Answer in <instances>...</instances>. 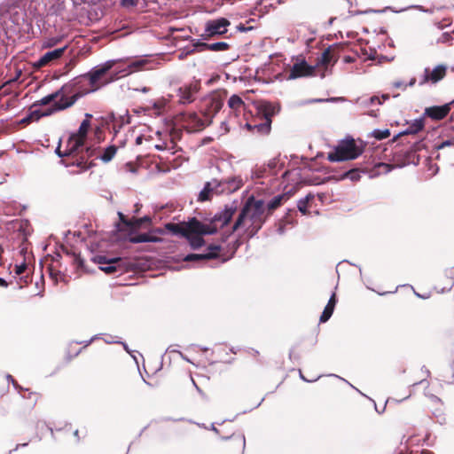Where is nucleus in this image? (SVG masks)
Masks as SVG:
<instances>
[{
    "instance_id": "f257e3e1",
    "label": "nucleus",
    "mask_w": 454,
    "mask_h": 454,
    "mask_svg": "<svg viewBox=\"0 0 454 454\" xmlns=\"http://www.w3.org/2000/svg\"><path fill=\"white\" fill-rule=\"evenodd\" d=\"M267 218L268 214H266L264 201L262 200H255L254 196H250L239 214L231 233L238 231L244 225L245 221L247 220L249 225L246 231L249 237H253L262 227Z\"/></svg>"
},
{
    "instance_id": "f03ea898",
    "label": "nucleus",
    "mask_w": 454,
    "mask_h": 454,
    "mask_svg": "<svg viewBox=\"0 0 454 454\" xmlns=\"http://www.w3.org/2000/svg\"><path fill=\"white\" fill-rule=\"evenodd\" d=\"M279 108L270 102L261 103L256 109V114L250 121L246 123V128L254 134L265 136L271 130L272 117L276 115Z\"/></svg>"
},
{
    "instance_id": "7ed1b4c3",
    "label": "nucleus",
    "mask_w": 454,
    "mask_h": 454,
    "mask_svg": "<svg viewBox=\"0 0 454 454\" xmlns=\"http://www.w3.org/2000/svg\"><path fill=\"white\" fill-rule=\"evenodd\" d=\"M363 153L353 138L340 141L333 152L327 155V160L331 162L344 161L356 159Z\"/></svg>"
},
{
    "instance_id": "20e7f679",
    "label": "nucleus",
    "mask_w": 454,
    "mask_h": 454,
    "mask_svg": "<svg viewBox=\"0 0 454 454\" xmlns=\"http://www.w3.org/2000/svg\"><path fill=\"white\" fill-rule=\"evenodd\" d=\"M238 207L235 202L231 204L225 205L224 208L215 215V216L210 220L209 223H203L202 226L207 232H200V234H214L217 231L218 229L223 228L226 226L232 219L234 214L236 213Z\"/></svg>"
},
{
    "instance_id": "39448f33",
    "label": "nucleus",
    "mask_w": 454,
    "mask_h": 454,
    "mask_svg": "<svg viewBox=\"0 0 454 454\" xmlns=\"http://www.w3.org/2000/svg\"><path fill=\"white\" fill-rule=\"evenodd\" d=\"M111 65H106L90 73L82 74L74 78L75 82L82 87V90H86V95L97 90L99 88L98 82L109 71Z\"/></svg>"
},
{
    "instance_id": "423d86ee",
    "label": "nucleus",
    "mask_w": 454,
    "mask_h": 454,
    "mask_svg": "<svg viewBox=\"0 0 454 454\" xmlns=\"http://www.w3.org/2000/svg\"><path fill=\"white\" fill-rule=\"evenodd\" d=\"M80 85L73 79L71 82L64 84L59 90H56L58 98L53 104H69L70 107L82 97L86 95V90H82Z\"/></svg>"
},
{
    "instance_id": "0eeeda50",
    "label": "nucleus",
    "mask_w": 454,
    "mask_h": 454,
    "mask_svg": "<svg viewBox=\"0 0 454 454\" xmlns=\"http://www.w3.org/2000/svg\"><path fill=\"white\" fill-rule=\"evenodd\" d=\"M202 228V223L196 217H192L187 222H182L179 223H168L165 224V229L167 231L172 234L181 235L183 237H188L189 233L206 232Z\"/></svg>"
},
{
    "instance_id": "6e6552de",
    "label": "nucleus",
    "mask_w": 454,
    "mask_h": 454,
    "mask_svg": "<svg viewBox=\"0 0 454 454\" xmlns=\"http://www.w3.org/2000/svg\"><path fill=\"white\" fill-rule=\"evenodd\" d=\"M448 67L446 65L439 64L433 67H427L424 69L419 82V86L426 84H436L447 75Z\"/></svg>"
},
{
    "instance_id": "1a4fd4ad",
    "label": "nucleus",
    "mask_w": 454,
    "mask_h": 454,
    "mask_svg": "<svg viewBox=\"0 0 454 454\" xmlns=\"http://www.w3.org/2000/svg\"><path fill=\"white\" fill-rule=\"evenodd\" d=\"M91 118L92 114H86L85 119L82 121L78 131L69 137L67 141V146L71 147V152L83 145L85 138L87 137L88 130L90 127Z\"/></svg>"
},
{
    "instance_id": "9d476101",
    "label": "nucleus",
    "mask_w": 454,
    "mask_h": 454,
    "mask_svg": "<svg viewBox=\"0 0 454 454\" xmlns=\"http://www.w3.org/2000/svg\"><path fill=\"white\" fill-rule=\"evenodd\" d=\"M231 22L226 18H219L209 20L206 23L205 32L202 35L204 39H209L216 35H223L227 32Z\"/></svg>"
},
{
    "instance_id": "9b49d317",
    "label": "nucleus",
    "mask_w": 454,
    "mask_h": 454,
    "mask_svg": "<svg viewBox=\"0 0 454 454\" xmlns=\"http://www.w3.org/2000/svg\"><path fill=\"white\" fill-rule=\"evenodd\" d=\"M200 90V82L199 81H192L190 83L184 84L177 90V97L179 103L190 104L196 98V94Z\"/></svg>"
},
{
    "instance_id": "f8f14e48",
    "label": "nucleus",
    "mask_w": 454,
    "mask_h": 454,
    "mask_svg": "<svg viewBox=\"0 0 454 454\" xmlns=\"http://www.w3.org/2000/svg\"><path fill=\"white\" fill-rule=\"evenodd\" d=\"M67 147H68V153H67V158L64 159L62 160L67 167L76 166V167L80 168L81 170L84 171V170H87V169L90 168L91 167L95 166V164L92 161H90L89 163L86 162L85 156L81 155V153L79 152V148L74 149L73 152H71V147L70 146H67Z\"/></svg>"
},
{
    "instance_id": "ddd939ff",
    "label": "nucleus",
    "mask_w": 454,
    "mask_h": 454,
    "mask_svg": "<svg viewBox=\"0 0 454 454\" xmlns=\"http://www.w3.org/2000/svg\"><path fill=\"white\" fill-rule=\"evenodd\" d=\"M345 45L341 43H334L325 49L323 53L319 64L327 67L329 64H335L340 57L341 51L344 50Z\"/></svg>"
},
{
    "instance_id": "4468645a",
    "label": "nucleus",
    "mask_w": 454,
    "mask_h": 454,
    "mask_svg": "<svg viewBox=\"0 0 454 454\" xmlns=\"http://www.w3.org/2000/svg\"><path fill=\"white\" fill-rule=\"evenodd\" d=\"M315 67L309 66L304 59L296 62L292 67L288 74V79H297L300 77L312 76L315 74Z\"/></svg>"
},
{
    "instance_id": "2eb2a0df",
    "label": "nucleus",
    "mask_w": 454,
    "mask_h": 454,
    "mask_svg": "<svg viewBox=\"0 0 454 454\" xmlns=\"http://www.w3.org/2000/svg\"><path fill=\"white\" fill-rule=\"evenodd\" d=\"M206 127V123L195 113H189L183 115V128L188 132L201 130Z\"/></svg>"
},
{
    "instance_id": "dca6fc26",
    "label": "nucleus",
    "mask_w": 454,
    "mask_h": 454,
    "mask_svg": "<svg viewBox=\"0 0 454 454\" xmlns=\"http://www.w3.org/2000/svg\"><path fill=\"white\" fill-rule=\"evenodd\" d=\"M452 102L442 106H429L425 109L424 115L433 121L443 120L450 112Z\"/></svg>"
},
{
    "instance_id": "f3484780",
    "label": "nucleus",
    "mask_w": 454,
    "mask_h": 454,
    "mask_svg": "<svg viewBox=\"0 0 454 454\" xmlns=\"http://www.w3.org/2000/svg\"><path fill=\"white\" fill-rule=\"evenodd\" d=\"M221 187L222 183H218L217 180L207 182L202 191L199 193L198 201L204 202L210 200L214 193L217 194L223 192V189H219Z\"/></svg>"
},
{
    "instance_id": "a211bd4d",
    "label": "nucleus",
    "mask_w": 454,
    "mask_h": 454,
    "mask_svg": "<svg viewBox=\"0 0 454 454\" xmlns=\"http://www.w3.org/2000/svg\"><path fill=\"white\" fill-rule=\"evenodd\" d=\"M118 217L120 222L131 231L139 229L143 223H151V218L149 216L128 219L123 213L118 212Z\"/></svg>"
},
{
    "instance_id": "6ab92c4d",
    "label": "nucleus",
    "mask_w": 454,
    "mask_h": 454,
    "mask_svg": "<svg viewBox=\"0 0 454 454\" xmlns=\"http://www.w3.org/2000/svg\"><path fill=\"white\" fill-rule=\"evenodd\" d=\"M67 49V46L55 49L51 51L46 52L37 62V67H42L49 64L51 61L58 59L62 57L65 51Z\"/></svg>"
},
{
    "instance_id": "aec40b11",
    "label": "nucleus",
    "mask_w": 454,
    "mask_h": 454,
    "mask_svg": "<svg viewBox=\"0 0 454 454\" xmlns=\"http://www.w3.org/2000/svg\"><path fill=\"white\" fill-rule=\"evenodd\" d=\"M336 303H337V298H336V294L333 293L332 294V296L330 297L326 306L325 307L323 313L320 316V319H319L320 323H325L326 321H328L330 319V317H332V315L334 311Z\"/></svg>"
},
{
    "instance_id": "412c9836",
    "label": "nucleus",
    "mask_w": 454,
    "mask_h": 454,
    "mask_svg": "<svg viewBox=\"0 0 454 454\" xmlns=\"http://www.w3.org/2000/svg\"><path fill=\"white\" fill-rule=\"evenodd\" d=\"M228 106L231 109L235 116H238L240 111L245 108V102L239 96L234 94L230 97Z\"/></svg>"
},
{
    "instance_id": "4be33fe9",
    "label": "nucleus",
    "mask_w": 454,
    "mask_h": 454,
    "mask_svg": "<svg viewBox=\"0 0 454 454\" xmlns=\"http://www.w3.org/2000/svg\"><path fill=\"white\" fill-rule=\"evenodd\" d=\"M129 242L137 244V243H143V242H160L161 241V239L152 235L150 233H140L136 236H131L129 239Z\"/></svg>"
},
{
    "instance_id": "5701e85b",
    "label": "nucleus",
    "mask_w": 454,
    "mask_h": 454,
    "mask_svg": "<svg viewBox=\"0 0 454 454\" xmlns=\"http://www.w3.org/2000/svg\"><path fill=\"white\" fill-rule=\"evenodd\" d=\"M204 234L200 233H189L188 237H184L192 249H198L205 245Z\"/></svg>"
},
{
    "instance_id": "b1692460",
    "label": "nucleus",
    "mask_w": 454,
    "mask_h": 454,
    "mask_svg": "<svg viewBox=\"0 0 454 454\" xmlns=\"http://www.w3.org/2000/svg\"><path fill=\"white\" fill-rule=\"evenodd\" d=\"M425 127V121L423 119L415 120L410 123L407 129L402 133V135H415L421 131Z\"/></svg>"
},
{
    "instance_id": "393cba45",
    "label": "nucleus",
    "mask_w": 454,
    "mask_h": 454,
    "mask_svg": "<svg viewBox=\"0 0 454 454\" xmlns=\"http://www.w3.org/2000/svg\"><path fill=\"white\" fill-rule=\"evenodd\" d=\"M222 186H223L222 189L227 190L228 192H233L237 190H239L242 185V180L240 178H232L225 181H221Z\"/></svg>"
},
{
    "instance_id": "a878e982",
    "label": "nucleus",
    "mask_w": 454,
    "mask_h": 454,
    "mask_svg": "<svg viewBox=\"0 0 454 454\" xmlns=\"http://www.w3.org/2000/svg\"><path fill=\"white\" fill-rule=\"evenodd\" d=\"M288 200V196L286 194H281L275 196L267 205L268 216L272 214V212L279 207L284 200Z\"/></svg>"
},
{
    "instance_id": "bb28decb",
    "label": "nucleus",
    "mask_w": 454,
    "mask_h": 454,
    "mask_svg": "<svg viewBox=\"0 0 454 454\" xmlns=\"http://www.w3.org/2000/svg\"><path fill=\"white\" fill-rule=\"evenodd\" d=\"M218 258V254L215 253H206V254H187L184 261V262H193V261H204V260H212Z\"/></svg>"
},
{
    "instance_id": "cd10ccee",
    "label": "nucleus",
    "mask_w": 454,
    "mask_h": 454,
    "mask_svg": "<svg viewBox=\"0 0 454 454\" xmlns=\"http://www.w3.org/2000/svg\"><path fill=\"white\" fill-rule=\"evenodd\" d=\"M117 149L118 148L115 145H109L104 149L103 153L99 156V158L106 163L109 162L116 154Z\"/></svg>"
},
{
    "instance_id": "c85d7f7f",
    "label": "nucleus",
    "mask_w": 454,
    "mask_h": 454,
    "mask_svg": "<svg viewBox=\"0 0 454 454\" xmlns=\"http://www.w3.org/2000/svg\"><path fill=\"white\" fill-rule=\"evenodd\" d=\"M443 317H449L454 322V300H449L441 309Z\"/></svg>"
},
{
    "instance_id": "c756f323",
    "label": "nucleus",
    "mask_w": 454,
    "mask_h": 454,
    "mask_svg": "<svg viewBox=\"0 0 454 454\" xmlns=\"http://www.w3.org/2000/svg\"><path fill=\"white\" fill-rule=\"evenodd\" d=\"M70 107V103L69 104H52V106L48 108L46 111H42L41 110V114H43V117H45V116H49V115H51L52 114L56 113V112H59V111H63V110H66L67 108Z\"/></svg>"
},
{
    "instance_id": "7c9ffc66",
    "label": "nucleus",
    "mask_w": 454,
    "mask_h": 454,
    "mask_svg": "<svg viewBox=\"0 0 454 454\" xmlns=\"http://www.w3.org/2000/svg\"><path fill=\"white\" fill-rule=\"evenodd\" d=\"M314 199V196L312 194H308L304 199H301L298 201V209L302 215H307L309 213L308 211V205L309 202Z\"/></svg>"
},
{
    "instance_id": "2f4dec72",
    "label": "nucleus",
    "mask_w": 454,
    "mask_h": 454,
    "mask_svg": "<svg viewBox=\"0 0 454 454\" xmlns=\"http://www.w3.org/2000/svg\"><path fill=\"white\" fill-rule=\"evenodd\" d=\"M58 98V93H51V94H49L43 98H42L40 100H37L34 103L33 106H46V105H49L51 104V102L54 103V101Z\"/></svg>"
},
{
    "instance_id": "473e14b6",
    "label": "nucleus",
    "mask_w": 454,
    "mask_h": 454,
    "mask_svg": "<svg viewBox=\"0 0 454 454\" xmlns=\"http://www.w3.org/2000/svg\"><path fill=\"white\" fill-rule=\"evenodd\" d=\"M207 47V51H227L230 49V44L225 42H218V43H210Z\"/></svg>"
},
{
    "instance_id": "72a5a7b5",
    "label": "nucleus",
    "mask_w": 454,
    "mask_h": 454,
    "mask_svg": "<svg viewBox=\"0 0 454 454\" xmlns=\"http://www.w3.org/2000/svg\"><path fill=\"white\" fill-rule=\"evenodd\" d=\"M95 262H98V264H119L121 262V259L120 257L107 259L106 256L105 255H98L95 258Z\"/></svg>"
},
{
    "instance_id": "f704fd0d",
    "label": "nucleus",
    "mask_w": 454,
    "mask_h": 454,
    "mask_svg": "<svg viewBox=\"0 0 454 454\" xmlns=\"http://www.w3.org/2000/svg\"><path fill=\"white\" fill-rule=\"evenodd\" d=\"M390 136V131L388 129H375L372 131V137L377 140H382L387 138Z\"/></svg>"
},
{
    "instance_id": "c9c22d12",
    "label": "nucleus",
    "mask_w": 454,
    "mask_h": 454,
    "mask_svg": "<svg viewBox=\"0 0 454 454\" xmlns=\"http://www.w3.org/2000/svg\"><path fill=\"white\" fill-rule=\"evenodd\" d=\"M146 64V60H135V61H132L129 66H128V68L129 69V74L132 73V72H135V71H139L142 69V67Z\"/></svg>"
},
{
    "instance_id": "e433bc0d",
    "label": "nucleus",
    "mask_w": 454,
    "mask_h": 454,
    "mask_svg": "<svg viewBox=\"0 0 454 454\" xmlns=\"http://www.w3.org/2000/svg\"><path fill=\"white\" fill-rule=\"evenodd\" d=\"M360 172L361 170L359 168H354L346 172L344 176L352 181H358L360 179ZM362 172H365V170L362 169Z\"/></svg>"
},
{
    "instance_id": "4c0bfd02",
    "label": "nucleus",
    "mask_w": 454,
    "mask_h": 454,
    "mask_svg": "<svg viewBox=\"0 0 454 454\" xmlns=\"http://www.w3.org/2000/svg\"><path fill=\"white\" fill-rule=\"evenodd\" d=\"M415 83H416V78L412 77L410 80L408 84L404 83V82H403V81H395L393 82V87L395 89H401V90H404L408 86L412 87Z\"/></svg>"
},
{
    "instance_id": "58836bf2",
    "label": "nucleus",
    "mask_w": 454,
    "mask_h": 454,
    "mask_svg": "<svg viewBox=\"0 0 454 454\" xmlns=\"http://www.w3.org/2000/svg\"><path fill=\"white\" fill-rule=\"evenodd\" d=\"M73 261L74 263L76 265L77 269H84V261L80 254H73Z\"/></svg>"
},
{
    "instance_id": "ea45409f",
    "label": "nucleus",
    "mask_w": 454,
    "mask_h": 454,
    "mask_svg": "<svg viewBox=\"0 0 454 454\" xmlns=\"http://www.w3.org/2000/svg\"><path fill=\"white\" fill-rule=\"evenodd\" d=\"M120 264H108L106 267H100V270L106 272V274H112L117 271V269L120 268Z\"/></svg>"
},
{
    "instance_id": "a19ab883",
    "label": "nucleus",
    "mask_w": 454,
    "mask_h": 454,
    "mask_svg": "<svg viewBox=\"0 0 454 454\" xmlns=\"http://www.w3.org/2000/svg\"><path fill=\"white\" fill-rule=\"evenodd\" d=\"M81 155L85 156L86 162H88V160L95 155L96 149H92L90 147H87L84 151L82 149L79 151Z\"/></svg>"
},
{
    "instance_id": "79ce46f5",
    "label": "nucleus",
    "mask_w": 454,
    "mask_h": 454,
    "mask_svg": "<svg viewBox=\"0 0 454 454\" xmlns=\"http://www.w3.org/2000/svg\"><path fill=\"white\" fill-rule=\"evenodd\" d=\"M81 155L85 156L86 162H88V160L95 155L96 149H92L90 147H87L84 151L82 149L79 151Z\"/></svg>"
},
{
    "instance_id": "37998d69",
    "label": "nucleus",
    "mask_w": 454,
    "mask_h": 454,
    "mask_svg": "<svg viewBox=\"0 0 454 454\" xmlns=\"http://www.w3.org/2000/svg\"><path fill=\"white\" fill-rule=\"evenodd\" d=\"M24 397L32 399L34 403H36L42 398V395L37 392H28L27 395H24Z\"/></svg>"
},
{
    "instance_id": "c03bdc74",
    "label": "nucleus",
    "mask_w": 454,
    "mask_h": 454,
    "mask_svg": "<svg viewBox=\"0 0 454 454\" xmlns=\"http://www.w3.org/2000/svg\"><path fill=\"white\" fill-rule=\"evenodd\" d=\"M138 4V0H121V5L125 8L135 7Z\"/></svg>"
},
{
    "instance_id": "a18cd8bd",
    "label": "nucleus",
    "mask_w": 454,
    "mask_h": 454,
    "mask_svg": "<svg viewBox=\"0 0 454 454\" xmlns=\"http://www.w3.org/2000/svg\"><path fill=\"white\" fill-rule=\"evenodd\" d=\"M28 115L30 116V120H32V121H37L43 117L41 110L31 111Z\"/></svg>"
},
{
    "instance_id": "49530a36",
    "label": "nucleus",
    "mask_w": 454,
    "mask_h": 454,
    "mask_svg": "<svg viewBox=\"0 0 454 454\" xmlns=\"http://www.w3.org/2000/svg\"><path fill=\"white\" fill-rule=\"evenodd\" d=\"M26 269H27L26 263H21L20 265H16L15 269H14L15 274L21 275L25 272Z\"/></svg>"
},
{
    "instance_id": "de8ad7c7",
    "label": "nucleus",
    "mask_w": 454,
    "mask_h": 454,
    "mask_svg": "<svg viewBox=\"0 0 454 454\" xmlns=\"http://www.w3.org/2000/svg\"><path fill=\"white\" fill-rule=\"evenodd\" d=\"M222 247L219 245H209L207 247L208 253H215L218 254V257L220 256L219 252L221 251Z\"/></svg>"
},
{
    "instance_id": "09e8293b",
    "label": "nucleus",
    "mask_w": 454,
    "mask_h": 454,
    "mask_svg": "<svg viewBox=\"0 0 454 454\" xmlns=\"http://www.w3.org/2000/svg\"><path fill=\"white\" fill-rule=\"evenodd\" d=\"M212 106L214 107L215 112L217 113L222 108L223 103L220 100H213Z\"/></svg>"
},
{
    "instance_id": "8fccbe9b",
    "label": "nucleus",
    "mask_w": 454,
    "mask_h": 454,
    "mask_svg": "<svg viewBox=\"0 0 454 454\" xmlns=\"http://www.w3.org/2000/svg\"><path fill=\"white\" fill-rule=\"evenodd\" d=\"M452 145V142L450 140L443 141L440 145H438L439 149H442L447 146Z\"/></svg>"
},
{
    "instance_id": "3c124183",
    "label": "nucleus",
    "mask_w": 454,
    "mask_h": 454,
    "mask_svg": "<svg viewBox=\"0 0 454 454\" xmlns=\"http://www.w3.org/2000/svg\"><path fill=\"white\" fill-rule=\"evenodd\" d=\"M49 271H50V274H51V278H56V279L58 278V275H59V271H55V270H53V267H52V266H50V267H49Z\"/></svg>"
},
{
    "instance_id": "603ef678",
    "label": "nucleus",
    "mask_w": 454,
    "mask_h": 454,
    "mask_svg": "<svg viewBox=\"0 0 454 454\" xmlns=\"http://www.w3.org/2000/svg\"><path fill=\"white\" fill-rule=\"evenodd\" d=\"M210 43H198L196 45L198 47H200L202 51H207V45H209Z\"/></svg>"
},
{
    "instance_id": "864d4df0",
    "label": "nucleus",
    "mask_w": 454,
    "mask_h": 454,
    "mask_svg": "<svg viewBox=\"0 0 454 454\" xmlns=\"http://www.w3.org/2000/svg\"><path fill=\"white\" fill-rule=\"evenodd\" d=\"M300 376H301V378L304 381H307V382H313V381L317 380V379L318 378V377H316V378H313V379H306V378L303 376V374H302V372H301V370H300Z\"/></svg>"
},
{
    "instance_id": "5fc2aeb1",
    "label": "nucleus",
    "mask_w": 454,
    "mask_h": 454,
    "mask_svg": "<svg viewBox=\"0 0 454 454\" xmlns=\"http://www.w3.org/2000/svg\"><path fill=\"white\" fill-rule=\"evenodd\" d=\"M31 122H33V121H32V120H30V116L29 115L26 116L25 118H23L20 121V123H22V124H29Z\"/></svg>"
},
{
    "instance_id": "6e6d98bb",
    "label": "nucleus",
    "mask_w": 454,
    "mask_h": 454,
    "mask_svg": "<svg viewBox=\"0 0 454 454\" xmlns=\"http://www.w3.org/2000/svg\"><path fill=\"white\" fill-rule=\"evenodd\" d=\"M57 153L59 157H66V159L67 158V153H68V148L67 149V151L65 153H62L59 149V147L57 149Z\"/></svg>"
},
{
    "instance_id": "4d7b16f0",
    "label": "nucleus",
    "mask_w": 454,
    "mask_h": 454,
    "mask_svg": "<svg viewBox=\"0 0 454 454\" xmlns=\"http://www.w3.org/2000/svg\"><path fill=\"white\" fill-rule=\"evenodd\" d=\"M58 42H59V40H56V39H51V40H49V42L47 43V44L45 45V47H52V46H53V45H55Z\"/></svg>"
},
{
    "instance_id": "13d9d810",
    "label": "nucleus",
    "mask_w": 454,
    "mask_h": 454,
    "mask_svg": "<svg viewBox=\"0 0 454 454\" xmlns=\"http://www.w3.org/2000/svg\"><path fill=\"white\" fill-rule=\"evenodd\" d=\"M355 61V59L351 56H345L344 57V62L346 63H352Z\"/></svg>"
},
{
    "instance_id": "bf43d9fd",
    "label": "nucleus",
    "mask_w": 454,
    "mask_h": 454,
    "mask_svg": "<svg viewBox=\"0 0 454 454\" xmlns=\"http://www.w3.org/2000/svg\"><path fill=\"white\" fill-rule=\"evenodd\" d=\"M0 286L2 287H7L8 286V283L2 278H0Z\"/></svg>"
},
{
    "instance_id": "052dcab7",
    "label": "nucleus",
    "mask_w": 454,
    "mask_h": 454,
    "mask_svg": "<svg viewBox=\"0 0 454 454\" xmlns=\"http://www.w3.org/2000/svg\"><path fill=\"white\" fill-rule=\"evenodd\" d=\"M143 142V137L142 136H138L137 138H136V145H141Z\"/></svg>"
},
{
    "instance_id": "680f3d73",
    "label": "nucleus",
    "mask_w": 454,
    "mask_h": 454,
    "mask_svg": "<svg viewBox=\"0 0 454 454\" xmlns=\"http://www.w3.org/2000/svg\"><path fill=\"white\" fill-rule=\"evenodd\" d=\"M240 245V242L239 239H237L233 245V247H234V251L237 250V248L239 247Z\"/></svg>"
},
{
    "instance_id": "e2e57ef3",
    "label": "nucleus",
    "mask_w": 454,
    "mask_h": 454,
    "mask_svg": "<svg viewBox=\"0 0 454 454\" xmlns=\"http://www.w3.org/2000/svg\"><path fill=\"white\" fill-rule=\"evenodd\" d=\"M371 101H372V103H373L374 101H378L379 104H381V102L380 101V98L375 96L371 98Z\"/></svg>"
},
{
    "instance_id": "0e129e2a",
    "label": "nucleus",
    "mask_w": 454,
    "mask_h": 454,
    "mask_svg": "<svg viewBox=\"0 0 454 454\" xmlns=\"http://www.w3.org/2000/svg\"><path fill=\"white\" fill-rule=\"evenodd\" d=\"M135 207H136V209H135V213H138V212H139V210H140V208H141V205H139L138 203H137V204L135 205Z\"/></svg>"
},
{
    "instance_id": "69168bd1",
    "label": "nucleus",
    "mask_w": 454,
    "mask_h": 454,
    "mask_svg": "<svg viewBox=\"0 0 454 454\" xmlns=\"http://www.w3.org/2000/svg\"><path fill=\"white\" fill-rule=\"evenodd\" d=\"M74 435L77 438V440H80L81 439V436L79 434V430H75L74 432Z\"/></svg>"
},
{
    "instance_id": "338daca9",
    "label": "nucleus",
    "mask_w": 454,
    "mask_h": 454,
    "mask_svg": "<svg viewBox=\"0 0 454 454\" xmlns=\"http://www.w3.org/2000/svg\"><path fill=\"white\" fill-rule=\"evenodd\" d=\"M421 454H433L430 450H423Z\"/></svg>"
},
{
    "instance_id": "774afa93",
    "label": "nucleus",
    "mask_w": 454,
    "mask_h": 454,
    "mask_svg": "<svg viewBox=\"0 0 454 454\" xmlns=\"http://www.w3.org/2000/svg\"><path fill=\"white\" fill-rule=\"evenodd\" d=\"M388 98H389L388 95H383L382 96L383 100H387V99H388Z\"/></svg>"
}]
</instances>
